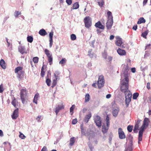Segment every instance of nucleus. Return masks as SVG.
I'll return each instance as SVG.
<instances>
[{
    "label": "nucleus",
    "mask_w": 151,
    "mask_h": 151,
    "mask_svg": "<svg viewBox=\"0 0 151 151\" xmlns=\"http://www.w3.org/2000/svg\"><path fill=\"white\" fill-rule=\"evenodd\" d=\"M129 70L127 67L123 69L121 74V81L120 84L121 91L122 92L125 93V95L127 94V91H129V88L128 78Z\"/></svg>",
    "instance_id": "nucleus-1"
},
{
    "label": "nucleus",
    "mask_w": 151,
    "mask_h": 151,
    "mask_svg": "<svg viewBox=\"0 0 151 151\" xmlns=\"http://www.w3.org/2000/svg\"><path fill=\"white\" fill-rule=\"evenodd\" d=\"M108 17L106 23V26L108 29H110L113 23V17L111 12L110 11L107 12Z\"/></svg>",
    "instance_id": "nucleus-2"
},
{
    "label": "nucleus",
    "mask_w": 151,
    "mask_h": 151,
    "mask_svg": "<svg viewBox=\"0 0 151 151\" xmlns=\"http://www.w3.org/2000/svg\"><path fill=\"white\" fill-rule=\"evenodd\" d=\"M20 96L22 102L24 104L27 98V92L26 88L22 89L21 90Z\"/></svg>",
    "instance_id": "nucleus-3"
},
{
    "label": "nucleus",
    "mask_w": 151,
    "mask_h": 151,
    "mask_svg": "<svg viewBox=\"0 0 151 151\" xmlns=\"http://www.w3.org/2000/svg\"><path fill=\"white\" fill-rule=\"evenodd\" d=\"M147 127L143 124H142V126L141 127L138 134V143L139 144H140V142L142 141L143 132Z\"/></svg>",
    "instance_id": "nucleus-4"
},
{
    "label": "nucleus",
    "mask_w": 151,
    "mask_h": 151,
    "mask_svg": "<svg viewBox=\"0 0 151 151\" xmlns=\"http://www.w3.org/2000/svg\"><path fill=\"white\" fill-rule=\"evenodd\" d=\"M84 22L86 27L89 28L92 25V20L91 18L89 16L85 17L84 19Z\"/></svg>",
    "instance_id": "nucleus-5"
},
{
    "label": "nucleus",
    "mask_w": 151,
    "mask_h": 151,
    "mask_svg": "<svg viewBox=\"0 0 151 151\" xmlns=\"http://www.w3.org/2000/svg\"><path fill=\"white\" fill-rule=\"evenodd\" d=\"M132 96V95L130 91H127V94L125 95V103L127 107L128 106L131 101Z\"/></svg>",
    "instance_id": "nucleus-6"
},
{
    "label": "nucleus",
    "mask_w": 151,
    "mask_h": 151,
    "mask_svg": "<svg viewBox=\"0 0 151 151\" xmlns=\"http://www.w3.org/2000/svg\"><path fill=\"white\" fill-rule=\"evenodd\" d=\"M104 83V77L103 76H99L98 80L97 81V85L99 88L103 87Z\"/></svg>",
    "instance_id": "nucleus-7"
},
{
    "label": "nucleus",
    "mask_w": 151,
    "mask_h": 151,
    "mask_svg": "<svg viewBox=\"0 0 151 151\" xmlns=\"http://www.w3.org/2000/svg\"><path fill=\"white\" fill-rule=\"evenodd\" d=\"M45 52L48 58V61L50 64L51 65L52 63L53 60L52 55L50 54L49 50L47 49L45 50Z\"/></svg>",
    "instance_id": "nucleus-8"
},
{
    "label": "nucleus",
    "mask_w": 151,
    "mask_h": 151,
    "mask_svg": "<svg viewBox=\"0 0 151 151\" xmlns=\"http://www.w3.org/2000/svg\"><path fill=\"white\" fill-rule=\"evenodd\" d=\"M119 138L120 139H124L126 138V136L122 129L119 128L118 129Z\"/></svg>",
    "instance_id": "nucleus-9"
},
{
    "label": "nucleus",
    "mask_w": 151,
    "mask_h": 151,
    "mask_svg": "<svg viewBox=\"0 0 151 151\" xmlns=\"http://www.w3.org/2000/svg\"><path fill=\"white\" fill-rule=\"evenodd\" d=\"M94 122L96 125L99 127L101 126V120L100 117L99 116H96L94 118Z\"/></svg>",
    "instance_id": "nucleus-10"
},
{
    "label": "nucleus",
    "mask_w": 151,
    "mask_h": 151,
    "mask_svg": "<svg viewBox=\"0 0 151 151\" xmlns=\"http://www.w3.org/2000/svg\"><path fill=\"white\" fill-rule=\"evenodd\" d=\"M18 108L14 111L13 114L12 115V117L13 119H15L18 117Z\"/></svg>",
    "instance_id": "nucleus-11"
},
{
    "label": "nucleus",
    "mask_w": 151,
    "mask_h": 151,
    "mask_svg": "<svg viewBox=\"0 0 151 151\" xmlns=\"http://www.w3.org/2000/svg\"><path fill=\"white\" fill-rule=\"evenodd\" d=\"M116 44L118 46H120L122 43V39L118 36L116 37Z\"/></svg>",
    "instance_id": "nucleus-12"
},
{
    "label": "nucleus",
    "mask_w": 151,
    "mask_h": 151,
    "mask_svg": "<svg viewBox=\"0 0 151 151\" xmlns=\"http://www.w3.org/2000/svg\"><path fill=\"white\" fill-rule=\"evenodd\" d=\"M64 105L62 104L61 105H59L55 108V112L56 113V115H57L58 113L59 112V111L64 108Z\"/></svg>",
    "instance_id": "nucleus-13"
},
{
    "label": "nucleus",
    "mask_w": 151,
    "mask_h": 151,
    "mask_svg": "<svg viewBox=\"0 0 151 151\" xmlns=\"http://www.w3.org/2000/svg\"><path fill=\"white\" fill-rule=\"evenodd\" d=\"M11 103L14 106V107H15V108H17V106L18 104V102L17 101L15 97L14 96L12 97V101Z\"/></svg>",
    "instance_id": "nucleus-14"
},
{
    "label": "nucleus",
    "mask_w": 151,
    "mask_h": 151,
    "mask_svg": "<svg viewBox=\"0 0 151 151\" xmlns=\"http://www.w3.org/2000/svg\"><path fill=\"white\" fill-rule=\"evenodd\" d=\"M95 27L97 28H98L100 29H104V27L102 25L100 21L96 23L95 24Z\"/></svg>",
    "instance_id": "nucleus-15"
},
{
    "label": "nucleus",
    "mask_w": 151,
    "mask_h": 151,
    "mask_svg": "<svg viewBox=\"0 0 151 151\" xmlns=\"http://www.w3.org/2000/svg\"><path fill=\"white\" fill-rule=\"evenodd\" d=\"M117 52L120 55H125L126 54V52L124 50H122L120 48H119L117 50Z\"/></svg>",
    "instance_id": "nucleus-16"
},
{
    "label": "nucleus",
    "mask_w": 151,
    "mask_h": 151,
    "mask_svg": "<svg viewBox=\"0 0 151 151\" xmlns=\"http://www.w3.org/2000/svg\"><path fill=\"white\" fill-rule=\"evenodd\" d=\"M19 51L22 54H23L25 53V49L24 47L20 46L18 47Z\"/></svg>",
    "instance_id": "nucleus-17"
},
{
    "label": "nucleus",
    "mask_w": 151,
    "mask_h": 151,
    "mask_svg": "<svg viewBox=\"0 0 151 151\" xmlns=\"http://www.w3.org/2000/svg\"><path fill=\"white\" fill-rule=\"evenodd\" d=\"M91 114H89L86 115L84 117V121L86 123H87L88 122L89 119L91 118Z\"/></svg>",
    "instance_id": "nucleus-18"
},
{
    "label": "nucleus",
    "mask_w": 151,
    "mask_h": 151,
    "mask_svg": "<svg viewBox=\"0 0 151 151\" xmlns=\"http://www.w3.org/2000/svg\"><path fill=\"white\" fill-rule=\"evenodd\" d=\"M126 139L127 140H128L129 141V143L132 144L133 137L130 134H129L127 135Z\"/></svg>",
    "instance_id": "nucleus-19"
},
{
    "label": "nucleus",
    "mask_w": 151,
    "mask_h": 151,
    "mask_svg": "<svg viewBox=\"0 0 151 151\" xmlns=\"http://www.w3.org/2000/svg\"><path fill=\"white\" fill-rule=\"evenodd\" d=\"M150 122L149 119L147 118H145L143 121V124L148 127L149 125Z\"/></svg>",
    "instance_id": "nucleus-20"
},
{
    "label": "nucleus",
    "mask_w": 151,
    "mask_h": 151,
    "mask_svg": "<svg viewBox=\"0 0 151 151\" xmlns=\"http://www.w3.org/2000/svg\"><path fill=\"white\" fill-rule=\"evenodd\" d=\"M119 111V109L117 107L114 109L112 112L113 116L114 117H116Z\"/></svg>",
    "instance_id": "nucleus-21"
},
{
    "label": "nucleus",
    "mask_w": 151,
    "mask_h": 151,
    "mask_svg": "<svg viewBox=\"0 0 151 151\" xmlns=\"http://www.w3.org/2000/svg\"><path fill=\"white\" fill-rule=\"evenodd\" d=\"M24 71L22 70L21 71L18 73H17V77L20 80L21 79L22 76H24Z\"/></svg>",
    "instance_id": "nucleus-22"
},
{
    "label": "nucleus",
    "mask_w": 151,
    "mask_h": 151,
    "mask_svg": "<svg viewBox=\"0 0 151 151\" xmlns=\"http://www.w3.org/2000/svg\"><path fill=\"white\" fill-rule=\"evenodd\" d=\"M39 33L41 35L44 36L47 34V33L45 30L43 29H40L39 32Z\"/></svg>",
    "instance_id": "nucleus-23"
},
{
    "label": "nucleus",
    "mask_w": 151,
    "mask_h": 151,
    "mask_svg": "<svg viewBox=\"0 0 151 151\" xmlns=\"http://www.w3.org/2000/svg\"><path fill=\"white\" fill-rule=\"evenodd\" d=\"M109 129V127L106 126L105 125H103L102 126V131L104 134L107 132Z\"/></svg>",
    "instance_id": "nucleus-24"
},
{
    "label": "nucleus",
    "mask_w": 151,
    "mask_h": 151,
    "mask_svg": "<svg viewBox=\"0 0 151 151\" xmlns=\"http://www.w3.org/2000/svg\"><path fill=\"white\" fill-rule=\"evenodd\" d=\"M132 144L129 143L125 151H132Z\"/></svg>",
    "instance_id": "nucleus-25"
},
{
    "label": "nucleus",
    "mask_w": 151,
    "mask_h": 151,
    "mask_svg": "<svg viewBox=\"0 0 151 151\" xmlns=\"http://www.w3.org/2000/svg\"><path fill=\"white\" fill-rule=\"evenodd\" d=\"M5 63L3 59H1L0 61V65L1 67L3 69H5L6 67L5 65Z\"/></svg>",
    "instance_id": "nucleus-26"
},
{
    "label": "nucleus",
    "mask_w": 151,
    "mask_h": 151,
    "mask_svg": "<svg viewBox=\"0 0 151 151\" xmlns=\"http://www.w3.org/2000/svg\"><path fill=\"white\" fill-rule=\"evenodd\" d=\"M145 20L143 17L140 18L137 22V24H139L142 23H145Z\"/></svg>",
    "instance_id": "nucleus-27"
},
{
    "label": "nucleus",
    "mask_w": 151,
    "mask_h": 151,
    "mask_svg": "<svg viewBox=\"0 0 151 151\" xmlns=\"http://www.w3.org/2000/svg\"><path fill=\"white\" fill-rule=\"evenodd\" d=\"M22 68L21 67L19 66L18 67H17V68H16L14 72L15 73H18L20 72V71H22Z\"/></svg>",
    "instance_id": "nucleus-28"
},
{
    "label": "nucleus",
    "mask_w": 151,
    "mask_h": 151,
    "mask_svg": "<svg viewBox=\"0 0 151 151\" xmlns=\"http://www.w3.org/2000/svg\"><path fill=\"white\" fill-rule=\"evenodd\" d=\"M90 97L89 93H86L85 95V103L88 102L90 99Z\"/></svg>",
    "instance_id": "nucleus-29"
},
{
    "label": "nucleus",
    "mask_w": 151,
    "mask_h": 151,
    "mask_svg": "<svg viewBox=\"0 0 151 151\" xmlns=\"http://www.w3.org/2000/svg\"><path fill=\"white\" fill-rule=\"evenodd\" d=\"M39 96V94L38 93H36L33 99V102L36 104L37 103V100Z\"/></svg>",
    "instance_id": "nucleus-30"
},
{
    "label": "nucleus",
    "mask_w": 151,
    "mask_h": 151,
    "mask_svg": "<svg viewBox=\"0 0 151 151\" xmlns=\"http://www.w3.org/2000/svg\"><path fill=\"white\" fill-rule=\"evenodd\" d=\"M70 146H72L75 141V139L74 137H73L71 138L70 139Z\"/></svg>",
    "instance_id": "nucleus-31"
},
{
    "label": "nucleus",
    "mask_w": 151,
    "mask_h": 151,
    "mask_svg": "<svg viewBox=\"0 0 151 151\" xmlns=\"http://www.w3.org/2000/svg\"><path fill=\"white\" fill-rule=\"evenodd\" d=\"M139 125L137 124H135L133 129V132L134 133H137V130L139 129Z\"/></svg>",
    "instance_id": "nucleus-32"
},
{
    "label": "nucleus",
    "mask_w": 151,
    "mask_h": 151,
    "mask_svg": "<svg viewBox=\"0 0 151 151\" xmlns=\"http://www.w3.org/2000/svg\"><path fill=\"white\" fill-rule=\"evenodd\" d=\"M79 6L78 3L77 2L75 3L73 5V9H78Z\"/></svg>",
    "instance_id": "nucleus-33"
},
{
    "label": "nucleus",
    "mask_w": 151,
    "mask_h": 151,
    "mask_svg": "<svg viewBox=\"0 0 151 151\" xmlns=\"http://www.w3.org/2000/svg\"><path fill=\"white\" fill-rule=\"evenodd\" d=\"M98 3L99 5L101 7H102L104 3V0H98Z\"/></svg>",
    "instance_id": "nucleus-34"
},
{
    "label": "nucleus",
    "mask_w": 151,
    "mask_h": 151,
    "mask_svg": "<svg viewBox=\"0 0 151 151\" xmlns=\"http://www.w3.org/2000/svg\"><path fill=\"white\" fill-rule=\"evenodd\" d=\"M92 50H91L88 51V55L91 58H93L94 56L95 57V56L94 53H91Z\"/></svg>",
    "instance_id": "nucleus-35"
},
{
    "label": "nucleus",
    "mask_w": 151,
    "mask_h": 151,
    "mask_svg": "<svg viewBox=\"0 0 151 151\" xmlns=\"http://www.w3.org/2000/svg\"><path fill=\"white\" fill-rule=\"evenodd\" d=\"M27 40L28 42L32 43L33 41V38L31 36H28L27 37Z\"/></svg>",
    "instance_id": "nucleus-36"
},
{
    "label": "nucleus",
    "mask_w": 151,
    "mask_h": 151,
    "mask_svg": "<svg viewBox=\"0 0 151 151\" xmlns=\"http://www.w3.org/2000/svg\"><path fill=\"white\" fill-rule=\"evenodd\" d=\"M106 126L109 127L110 124L109 118L108 115H107L106 118Z\"/></svg>",
    "instance_id": "nucleus-37"
},
{
    "label": "nucleus",
    "mask_w": 151,
    "mask_h": 151,
    "mask_svg": "<svg viewBox=\"0 0 151 151\" xmlns=\"http://www.w3.org/2000/svg\"><path fill=\"white\" fill-rule=\"evenodd\" d=\"M148 33V32L147 31H145L142 33L141 36L145 38L146 39L147 38L146 36L147 35Z\"/></svg>",
    "instance_id": "nucleus-38"
},
{
    "label": "nucleus",
    "mask_w": 151,
    "mask_h": 151,
    "mask_svg": "<svg viewBox=\"0 0 151 151\" xmlns=\"http://www.w3.org/2000/svg\"><path fill=\"white\" fill-rule=\"evenodd\" d=\"M46 78H47L46 81V83L48 86H50V85L51 80L48 78V77Z\"/></svg>",
    "instance_id": "nucleus-39"
},
{
    "label": "nucleus",
    "mask_w": 151,
    "mask_h": 151,
    "mask_svg": "<svg viewBox=\"0 0 151 151\" xmlns=\"http://www.w3.org/2000/svg\"><path fill=\"white\" fill-rule=\"evenodd\" d=\"M102 55L103 58H104L105 59H107V54L106 50H104V52L102 53Z\"/></svg>",
    "instance_id": "nucleus-40"
},
{
    "label": "nucleus",
    "mask_w": 151,
    "mask_h": 151,
    "mask_svg": "<svg viewBox=\"0 0 151 151\" xmlns=\"http://www.w3.org/2000/svg\"><path fill=\"white\" fill-rule=\"evenodd\" d=\"M133 127V126L132 125H129L127 127V129L128 131L130 132H132V130Z\"/></svg>",
    "instance_id": "nucleus-41"
},
{
    "label": "nucleus",
    "mask_w": 151,
    "mask_h": 151,
    "mask_svg": "<svg viewBox=\"0 0 151 151\" xmlns=\"http://www.w3.org/2000/svg\"><path fill=\"white\" fill-rule=\"evenodd\" d=\"M139 96V93H135L133 94V99H136Z\"/></svg>",
    "instance_id": "nucleus-42"
},
{
    "label": "nucleus",
    "mask_w": 151,
    "mask_h": 151,
    "mask_svg": "<svg viewBox=\"0 0 151 151\" xmlns=\"http://www.w3.org/2000/svg\"><path fill=\"white\" fill-rule=\"evenodd\" d=\"M70 38L72 40H74L76 38V36L74 34H72L70 35Z\"/></svg>",
    "instance_id": "nucleus-43"
},
{
    "label": "nucleus",
    "mask_w": 151,
    "mask_h": 151,
    "mask_svg": "<svg viewBox=\"0 0 151 151\" xmlns=\"http://www.w3.org/2000/svg\"><path fill=\"white\" fill-rule=\"evenodd\" d=\"M66 60L65 58H62L61 60L59 62V64H63L66 63Z\"/></svg>",
    "instance_id": "nucleus-44"
},
{
    "label": "nucleus",
    "mask_w": 151,
    "mask_h": 151,
    "mask_svg": "<svg viewBox=\"0 0 151 151\" xmlns=\"http://www.w3.org/2000/svg\"><path fill=\"white\" fill-rule=\"evenodd\" d=\"M38 60L39 58L37 57H35L33 59V60L35 63H37L38 62Z\"/></svg>",
    "instance_id": "nucleus-45"
},
{
    "label": "nucleus",
    "mask_w": 151,
    "mask_h": 151,
    "mask_svg": "<svg viewBox=\"0 0 151 151\" xmlns=\"http://www.w3.org/2000/svg\"><path fill=\"white\" fill-rule=\"evenodd\" d=\"M21 12H19L18 11H16L14 13V16L16 17H17L18 15H21Z\"/></svg>",
    "instance_id": "nucleus-46"
},
{
    "label": "nucleus",
    "mask_w": 151,
    "mask_h": 151,
    "mask_svg": "<svg viewBox=\"0 0 151 151\" xmlns=\"http://www.w3.org/2000/svg\"><path fill=\"white\" fill-rule=\"evenodd\" d=\"M57 81L56 80L54 79L53 83L52 84V86H51V87L53 88L56 86L57 83Z\"/></svg>",
    "instance_id": "nucleus-47"
},
{
    "label": "nucleus",
    "mask_w": 151,
    "mask_h": 151,
    "mask_svg": "<svg viewBox=\"0 0 151 151\" xmlns=\"http://www.w3.org/2000/svg\"><path fill=\"white\" fill-rule=\"evenodd\" d=\"M75 107V105H72L71 107L70 108V112H72V113L71 114V115L73 113V111Z\"/></svg>",
    "instance_id": "nucleus-48"
},
{
    "label": "nucleus",
    "mask_w": 151,
    "mask_h": 151,
    "mask_svg": "<svg viewBox=\"0 0 151 151\" xmlns=\"http://www.w3.org/2000/svg\"><path fill=\"white\" fill-rule=\"evenodd\" d=\"M4 90L3 86V84H2L0 85V93H2Z\"/></svg>",
    "instance_id": "nucleus-49"
},
{
    "label": "nucleus",
    "mask_w": 151,
    "mask_h": 151,
    "mask_svg": "<svg viewBox=\"0 0 151 151\" xmlns=\"http://www.w3.org/2000/svg\"><path fill=\"white\" fill-rule=\"evenodd\" d=\"M53 35V32H51L49 33V39H52V37Z\"/></svg>",
    "instance_id": "nucleus-50"
},
{
    "label": "nucleus",
    "mask_w": 151,
    "mask_h": 151,
    "mask_svg": "<svg viewBox=\"0 0 151 151\" xmlns=\"http://www.w3.org/2000/svg\"><path fill=\"white\" fill-rule=\"evenodd\" d=\"M19 133H20V135L19 136V137L20 138H22V139H24L25 137V136L21 132H20Z\"/></svg>",
    "instance_id": "nucleus-51"
},
{
    "label": "nucleus",
    "mask_w": 151,
    "mask_h": 151,
    "mask_svg": "<svg viewBox=\"0 0 151 151\" xmlns=\"http://www.w3.org/2000/svg\"><path fill=\"white\" fill-rule=\"evenodd\" d=\"M106 59L107 61L110 62L112 60V57L111 56H109L108 57H107V59Z\"/></svg>",
    "instance_id": "nucleus-52"
},
{
    "label": "nucleus",
    "mask_w": 151,
    "mask_h": 151,
    "mask_svg": "<svg viewBox=\"0 0 151 151\" xmlns=\"http://www.w3.org/2000/svg\"><path fill=\"white\" fill-rule=\"evenodd\" d=\"M77 122V120L76 119H73L72 122V123L73 124H76Z\"/></svg>",
    "instance_id": "nucleus-53"
},
{
    "label": "nucleus",
    "mask_w": 151,
    "mask_h": 151,
    "mask_svg": "<svg viewBox=\"0 0 151 151\" xmlns=\"http://www.w3.org/2000/svg\"><path fill=\"white\" fill-rule=\"evenodd\" d=\"M66 2L68 5H70L72 3V0H66Z\"/></svg>",
    "instance_id": "nucleus-54"
},
{
    "label": "nucleus",
    "mask_w": 151,
    "mask_h": 151,
    "mask_svg": "<svg viewBox=\"0 0 151 151\" xmlns=\"http://www.w3.org/2000/svg\"><path fill=\"white\" fill-rule=\"evenodd\" d=\"M49 42H50V47L51 48L52 45V43H53V40L52 39H49Z\"/></svg>",
    "instance_id": "nucleus-55"
},
{
    "label": "nucleus",
    "mask_w": 151,
    "mask_h": 151,
    "mask_svg": "<svg viewBox=\"0 0 151 151\" xmlns=\"http://www.w3.org/2000/svg\"><path fill=\"white\" fill-rule=\"evenodd\" d=\"M41 118L42 116H38L36 118V119L37 121L40 122L41 121L40 120V119H41Z\"/></svg>",
    "instance_id": "nucleus-56"
},
{
    "label": "nucleus",
    "mask_w": 151,
    "mask_h": 151,
    "mask_svg": "<svg viewBox=\"0 0 151 151\" xmlns=\"http://www.w3.org/2000/svg\"><path fill=\"white\" fill-rule=\"evenodd\" d=\"M41 151H47V149L46 146H44L42 149Z\"/></svg>",
    "instance_id": "nucleus-57"
},
{
    "label": "nucleus",
    "mask_w": 151,
    "mask_h": 151,
    "mask_svg": "<svg viewBox=\"0 0 151 151\" xmlns=\"http://www.w3.org/2000/svg\"><path fill=\"white\" fill-rule=\"evenodd\" d=\"M45 74V72L44 70H41V76L42 77H43Z\"/></svg>",
    "instance_id": "nucleus-58"
},
{
    "label": "nucleus",
    "mask_w": 151,
    "mask_h": 151,
    "mask_svg": "<svg viewBox=\"0 0 151 151\" xmlns=\"http://www.w3.org/2000/svg\"><path fill=\"white\" fill-rule=\"evenodd\" d=\"M54 76H55V80H56L57 81L58 80H59L60 79L59 75H57Z\"/></svg>",
    "instance_id": "nucleus-59"
},
{
    "label": "nucleus",
    "mask_w": 151,
    "mask_h": 151,
    "mask_svg": "<svg viewBox=\"0 0 151 151\" xmlns=\"http://www.w3.org/2000/svg\"><path fill=\"white\" fill-rule=\"evenodd\" d=\"M81 132L82 134L83 133V124H82L81 125Z\"/></svg>",
    "instance_id": "nucleus-60"
},
{
    "label": "nucleus",
    "mask_w": 151,
    "mask_h": 151,
    "mask_svg": "<svg viewBox=\"0 0 151 151\" xmlns=\"http://www.w3.org/2000/svg\"><path fill=\"white\" fill-rule=\"evenodd\" d=\"M137 25H134L132 27V29L134 30H136L137 29Z\"/></svg>",
    "instance_id": "nucleus-61"
},
{
    "label": "nucleus",
    "mask_w": 151,
    "mask_h": 151,
    "mask_svg": "<svg viewBox=\"0 0 151 151\" xmlns=\"http://www.w3.org/2000/svg\"><path fill=\"white\" fill-rule=\"evenodd\" d=\"M6 41L7 43V46L8 47H9L10 46V43L9 42H8V38L7 37L6 38Z\"/></svg>",
    "instance_id": "nucleus-62"
},
{
    "label": "nucleus",
    "mask_w": 151,
    "mask_h": 151,
    "mask_svg": "<svg viewBox=\"0 0 151 151\" xmlns=\"http://www.w3.org/2000/svg\"><path fill=\"white\" fill-rule=\"evenodd\" d=\"M60 75V73L58 71H56L54 73V76L56 75Z\"/></svg>",
    "instance_id": "nucleus-63"
},
{
    "label": "nucleus",
    "mask_w": 151,
    "mask_h": 151,
    "mask_svg": "<svg viewBox=\"0 0 151 151\" xmlns=\"http://www.w3.org/2000/svg\"><path fill=\"white\" fill-rule=\"evenodd\" d=\"M150 83H147V87L148 89H149L150 88Z\"/></svg>",
    "instance_id": "nucleus-64"
}]
</instances>
